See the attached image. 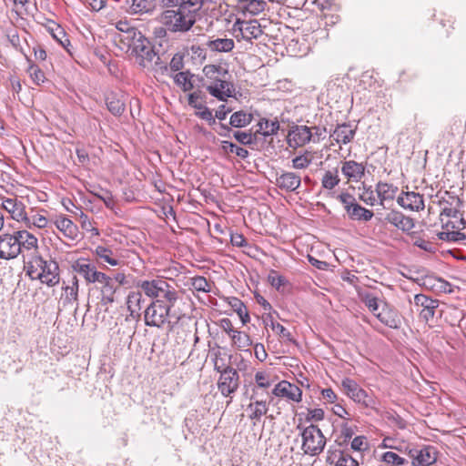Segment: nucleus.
I'll return each instance as SVG.
<instances>
[{
    "mask_svg": "<svg viewBox=\"0 0 466 466\" xmlns=\"http://www.w3.org/2000/svg\"><path fill=\"white\" fill-rule=\"evenodd\" d=\"M184 67V55L181 53H176L168 66V69L173 72H178Z\"/></svg>",
    "mask_w": 466,
    "mask_h": 466,
    "instance_id": "nucleus-53",
    "label": "nucleus"
},
{
    "mask_svg": "<svg viewBox=\"0 0 466 466\" xmlns=\"http://www.w3.org/2000/svg\"><path fill=\"white\" fill-rule=\"evenodd\" d=\"M263 322L266 327L269 326L273 330L277 331L280 337L288 339L289 341H293L292 335L289 330H288L284 326L278 322H274L272 317L268 315L263 319Z\"/></svg>",
    "mask_w": 466,
    "mask_h": 466,
    "instance_id": "nucleus-41",
    "label": "nucleus"
},
{
    "mask_svg": "<svg viewBox=\"0 0 466 466\" xmlns=\"http://www.w3.org/2000/svg\"><path fill=\"white\" fill-rule=\"evenodd\" d=\"M414 307L419 311L420 318L425 322L433 319L436 309L440 306L438 299H433L424 294L414 296Z\"/></svg>",
    "mask_w": 466,
    "mask_h": 466,
    "instance_id": "nucleus-11",
    "label": "nucleus"
},
{
    "mask_svg": "<svg viewBox=\"0 0 466 466\" xmlns=\"http://www.w3.org/2000/svg\"><path fill=\"white\" fill-rule=\"evenodd\" d=\"M250 400L251 402L247 406V410L250 411L248 418L250 420H259L268 410L267 401L257 399L256 388L252 389Z\"/></svg>",
    "mask_w": 466,
    "mask_h": 466,
    "instance_id": "nucleus-23",
    "label": "nucleus"
},
{
    "mask_svg": "<svg viewBox=\"0 0 466 466\" xmlns=\"http://www.w3.org/2000/svg\"><path fill=\"white\" fill-rule=\"evenodd\" d=\"M209 49L218 52H229L234 48V41L230 38H217L207 44Z\"/></svg>",
    "mask_w": 466,
    "mask_h": 466,
    "instance_id": "nucleus-38",
    "label": "nucleus"
},
{
    "mask_svg": "<svg viewBox=\"0 0 466 466\" xmlns=\"http://www.w3.org/2000/svg\"><path fill=\"white\" fill-rule=\"evenodd\" d=\"M154 39L156 43L159 46V47H163V46L168 43H171L170 34H172L167 26L161 24V25L156 26L152 31Z\"/></svg>",
    "mask_w": 466,
    "mask_h": 466,
    "instance_id": "nucleus-39",
    "label": "nucleus"
},
{
    "mask_svg": "<svg viewBox=\"0 0 466 466\" xmlns=\"http://www.w3.org/2000/svg\"><path fill=\"white\" fill-rule=\"evenodd\" d=\"M117 289L118 286H116L113 281L103 285L101 289V304L106 306L114 303L115 293Z\"/></svg>",
    "mask_w": 466,
    "mask_h": 466,
    "instance_id": "nucleus-42",
    "label": "nucleus"
},
{
    "mask_svg": "<svg viewBox=\"0 0 466 466\" xmlns=\"http://www.w3.org/2000/svg\"><path fill=\"white\" fill-rule=\"evenodd\" d=\"M313 137L311 128L307 126H292L287 135V142L290 147L297 148L309 143Z\"/></svg>",
    "mask_w": 466,
    "mask_h": 466,
    "instance_id": "nucleus-13",
    "label": "nucleus"
},
{
    "mask_svg": "<svg viewBox=\"0 0 466 466\" xmlns=\"http://www.w3.org/2000/svg\"><path fill=\"white\" fill-rule=\"evenodd\" d=\"M48 31L51 35L65 48L70 52L69 46H71L69 39L66 36L65 30L55 22L48 25Z\"/></svg>",
    "mask_w": 466,
    "mask_h": 466,
    "instance_id": "nucleus-35",
    "label": "nucleus"
},
{
    "mask_svg": "<svg viewBox=\"0 0 466 466\" xmlns=\"http://www.w3.org/2000/svg\"><path fill=\"white\" fill-rule=\"evenodd\" d=\"M239 385V375L237 370L230 366L225 367L218 380V389L224 397H231Z\"/></svg>",
    "mask_w": 466,
    "mask_h": 466,
    "instance_id": "nucleus-8",
    "label": "nucleus"
},
{
    "mask_svg": "<svg viewBox=\"0 0 466 466\" xmlns=\"http://www.w3.org/2000/svg\"><path fill=\"white\" fill-rule=\"evenodd\" d=\"M191 287L197 290L205 293L210 292V283L205 277L197 276L191 279Z\"/></svg>",
    "mask_w": 466,
    "mask_h": 466,
    "instance_id": "nucleus-48",
    "label": "nucleus"
},
{
    "mask_svg": "<svg viewBox=\"0 0 466 466\" xmlns=\"http://www.w3.org/2000/svg\"><path fill=\"white\" fill-rule=\"evenodd\" d=\"M235 36L250 42L252 39H258L263 34L259 22L256 19L253 20H240L237 19L232 28Z\"/></svg>",
    "mask_w": 466,
    "mask_h": 466,
    "instance_id": "nucleus-9",
    "label": "nucleus"
},
{
    "mask_svg": "<svg viewBox=\"0 0 466 466\" xmlns=\"http://www.w3.org/2000/svg\"><path fill=\"white\" fill-rule=\"evenodd\" d=\"M120 41L127 47V52L136 58L139 66L147 68L151 66L157 52L150 41L137 28H127Z\"/></svg>",
    "mask_w": 466,
    "mask_h": 466,
    "instance_id": "nucleus-1",
    "label": "nucleus"
},
{
    "mask_svg": "<svg viewBox=\"0 0 466 466\" xmlns=\"http://www.w3.org/2000/svg\"><path fill=\"white\" fill-rule=\"evenodd\" d=\"M19 246H21V253L23 250H33L37 248V238L27 230L16 231Z\"/></svg>",
    "mask_w": 466,
    "mask_h": 466,
    "instance_id": "nucleus-32",
    "label": "nucleus"
},
{
    "mask_svg": "<svg viewBox=\"0 0 466 466\" xmlns=\"http://www.w3.org/2000/svg\"><path fill=\"white\" fill-rule=\"evenodd\" d=\"M59 267L55 260H46L41 256L33 258L27 274L32 279H37L49 287L59 283Z\"/></svg>",
    "mask_w": 466,
    "mask_h": 466,
    "instance_id": "nucleus-3",
    "label": "nucleus"
},
{
    "mask_svg": "<svg viewBox=\"0 0 466 466\" xmlns=\"http://www.w3.org/2000/svg\"><path fill=\"white\" fill-rule=\"evenodd\" d=\"M375 316L382 324L390 329H399L401 325V317L399 312L387 304Z\"/></svg>",
    "mask_w": 466,
    "mask_h": 466,
    "instance_id": "nucleus-21",
    "label": "nucleus"
},
{
    "mask_svg": "<svg viewBox=\"0 0 466 466\" xmlns=\"http://www.w3.org/2000/svg\"><path fill=\"white\" fill-rule=\"evenodd\" d=\"M341 385L345 390L346 394L355 402L360 401V400L365 396L366 390L361 389L352 379L345 378L342 380Z\"/></svg>",
    "mask_w": 466,
    "mask_h": 466,
    "instance_id": "nucleus-30",
    "label": "nucleus"
},
{
    "mask_svg": "<svg viewBox=\"0 0 466 466\" xmlns=\"http://www.w3.org/2000/svg\"><path fill=\"white\" fill-rule=\"evenodd\" d=\"M347 214L350 219L365 222L370 221L374 216L372 210L367 209L358 203L352 206V208L347 211Z\"/></svg>",
    "mask_w": 466,
    "mask_h": 466,
    "instance_id": "nucleus-33",
    "label": "nucleus"
},
{
    "mask_svg": "<svg viewBox=\"0 0 466 466\" xmlns=\"http://www.w3.org/2000/svg\"><path fill=\"white\" fill-rule=\"evenodd\" d=\"M355 136V129L350 124L339 125L330 137L337 142L342 144L350 143Z\"/></svg>",
    "mask_w": 466,
    "mask_h": 466,
    "instance_id": "nucleus-28",
    "label": "nucleus"
},
{
    "mask_svg": "<svg viewBox=\"0 0 466 466\" xmlns=\"http://www.w3.org/2000/svg\"><path fill=\"white\" fill-rule=\"evenodd\" d=\"M228 304L238 315H241L247 309L245 304L236 297L229 298Z\"/></svg>",
    "mask_w": 466,
    "mask_h": 466,
    "instance_id": "nucleus-63",
    "label": "nucleus"
},
{
    "mask_svg": "<svg viewBox=\"0 0 466 466\" xmlns=\"http://www.w3.org/2000/svg\"><path fill=\"white\" fill-rule=\"evenodd\" d=\"M253 116L251 114L243 110L233 113L230 116L229 124L233 127H245L251 123Z\"/></svg>",
    "mask_w": 466,
    "mask_h": 466,
    "instance_id": "nucleus-37",
    "label": "nucleus"
},
{
    "mask_svg": "<svg viewBox=\"0 0 466 466\" xmlns=\"http://www.w3.org/2000/svg\"><path fill=\"white\" fill-rule=\"evenodd\" d=\"M28 73L30 75L31 79L36 85H40V83L44 82L45 75L41 69L38 68L37 66L32 64L28 67Z\"/></svg>",
    "mask_w": 466,
    "mask_h": 466,
    "instance_id": "nucleus-54",
    "label": "nucleus"
},
{
    "mask_svg": "<svg viewBox=\"0 0 466 466\" xmlns=\"http://www.w3.org/2000/svg\"><path fill=\"white\" fill-rule=\"evenodd\" d=\"M311 159L306 156H298L292 159V167L297 169H303L309 166Z\"/></svg>",
    "mask_w": 466,
    "mask_h": 466,
    "instance_id": "nucleus-60",
    "label": "nucleus"
},
{
    "mask_svg": "<svg viewBox=\"0 0 466 466\" xmlns=\"http://www.w3.org/2000/svg\"><path fill=\"white\" fill-rule=\"evenodd\" d=\"M397 202L405 209L419 211L424 208L423 196L413 191L402 192Z\"/></svg>",
    "mask_w": 466,
    "mask_h": 466,
    "instance_id": "nucleus-19",
    "label": "nucleus"
},
{
    "mask_svg": "<svg viewBox=\"0 0 466 466\" xmlns=\"http://www.w3.org/2000/svg\"><path fill=\"white\" fill-rule=\"evenodd\" d=\"M73 269L84 278L87 283H94V278L96 271L95 265L88 263L84 258H80L73 265Z\"/></svg>",
    "mask_w": 466,
    "mask_h": 466,
    "instance_id": "nucleus-26",
    "label": "nucleus"
},
{
    "mask_svg": "<svg viewBox=\"0 0 466 466\" xmlns=\"http://www.w3.org/2000/svg\"><path fill=\"white\" fill-rule=\"evenodd\" d=\"M459 214H460V212L456 208H443L440 215L441 224L443 225V222H446L447 219L458 218Z\"/></svg>",
    "mask_w": 466,
    "mask_h": 466,
    "instance_id": "nucleus-61",
    "label": "nucleus"
},
{
    "mask_svg": "<svg viewBox=\"0 0 466 466\" xmlns=\"http://www.w3.org/2000/svg\"><path fill=\"white\" fill-rule=\"evenodd\" d=\"M268 281L272 287L279 290L280 288L287 284V279L279 275L277 271L272 270L268 275Z\"/></svg>",
    "mask_w": 466,
    "mask_h": 466,
    "instance_id": "nucleus-52",
    "label": "nucleus"
},
{
    "mask_svg": "<svg viewBox=\"0 0 466 466\" xmlns=\"http://www.w3.org/2000/svg\"><path fill=\"white\" fill-rule=\"evenodd\" d=\"M163 7H177L185 14L190 15L191 18H196L198 12L202 8L203 0H162Z\"/></svg>",
    "mask_w": 466,
    "mask_h": 466,
    "instance_id": "nucleus-15",
    "label": "nucleus"
},
{
    "mask_svg": "<svg viewBox=\"0 0 466 466\" xmlns=\"http://www.w3.org/2000/svg\"><path fill=\"white\" fill-rule=\"evenodd\" d=\"M128 12L133 15L152 13L157 7L156 0H126Z\"/></svg>",
    "mask_w": 466,
    "mask_h": 466,
    "instance_id": "nucleus-25",
    "label": "nucleus"
},
{
    "mask_svg": "<svg viewBox=\"0 0 466 466\" xmlns=\"http://www.w3.org/2000/svg\"><path fill=\"white\" fill-rule=\"evenodd\" d=\"M336 466H360L357 460H355L350 453L346 451H339V457L336 462Z\"/></svg>",
    "mask_w": 466,
    "mask_h": 466,
    "instance_id": "nucleus-51",
    "label": "nucleus"
},
{
    "mask_svg": "<svg viewBox=\"0 0 466 466\" xmlns=\"http://www.w3.org/2000/svg\"><path fill=\"white\" fill-rule=\"evenodd\" d=\"M223 148L226 150L228 149L231 153H235L238 157H239L242 159L247 158L248 156V151L247 149L238 147L236 144L229 141L223 142Z\"/></svg>",
    "mask_w": 466,
    "mask_h": 466,
    "instance_id": "nucleus-50",
    "label": "nucleus"
},
{
    "mask_svg": "<svg viewBox=\"0 0 466 466\" xmlns=\"http://www.w3.org/2000/svg\"><path fill=\"white\" fill-rule=\"evenodd\" d=\"M2 208L6 210L11 218L16 221H22L25 225L30 223V218L27 217L25 212V206L17 198H3Z\"/></svg>",
    "mask_w": 466,
    "mask_h": 466,
    "instance_id": "nucleus-14",
    "label": "nucleus"
},
{
    "mask_svg": "<svg viewBox=\"0 0 466 466\" xmlns=\"http://www.w3.org/2000/svg\"><path fill=\"white\" fill-rule=\"evenodd\" d=\"M56 227L71 240H76L79 237L77 226L67 217L59 216L55 220Z\"/></svg>",
    "mask_w": 466,
    "mask_h": 466,
    "instance_id": "nucleus-24",
    "label": "nucleus"
},
{
    "mask_svg": "<svg viewBox=\"0 0 466 466\" xmlns=\"http://www.w3.org/2000/svg\"><path fill=\"white\" fill-rule=\"evenodd\" d=\"M258 127V129L255 132L254 136L259 133L264 137H269L277 134L279 129V123L278 119L268 120L267 118H261Z\"/></svg>",
    "mask_w": 466,
    "mask_h": 466,
    "instance_id": "nucleus-34",
    "label": "nucleus"
},
{
    "mask_svg": "<svg viewBox=\"0 0 466 466\" xmlns=\"http://www.w3.org/2000/svg\"><path fill=\"white\" fill-rule=\"evenodd\" d=\"M381 461L392 466H402L407 461L393 451H386L381 455Z\"/></svg>",
    "mask_w": 466,
    "mask_h": 466,
    "instance_id": "nucleus-46",
    "label": "nucleus"
},
{
    "mask_svg": "<svg viewBox=\"0 0 466 466\" xmlns=\"http://www.w3.org/2000/svg\"><path fill=\"white\" fill-rule=\"evenodd\" d=\"M267 7V3L264 0H248L247 3L242 5L241 10L244 13H248L252 15H257L262 13Z\"/></svg>",
    "mask_w": 466,
    "mask_h": 466,
    "instance_id": "nucleus-43",
    "label": "nucleus"
},
{
    "mask_svg": "<svg viewBox=\"0 0 466 466\" xmlns=\"http://www.w3.org/2000/svg\"><path fill=\"white\" fill-rule=\"evenodd\" d=\"M166 9L159 16V22L167 26L173 34H186L194 26L197 19L191 18L190 15L185 14L177 7H165Z\"/></svg>",
    "mask_w": 466,
    "mask_h": 466,
    "instance_id": "nucleus-5",
    "label": "nucleus"
},
{
    "mask_svg": "<svg viewBox=\"0 0 466 466\" xmlns=\"http://www.w3.org/2000/svg\"><path fill=\"white\" fill-rule=\"evenodd\" d=\"M337 198L343 204L346 211H349L357 203L354 196L348 192H342Z\"/></svg>",
    "mask_w": 466,
    "mask_h": 466,
    "instance_id": "nucleus-57",
    "label": "nucleus"
},
{
    "mask_svg": "<svg viewBox=\"0 0 466 466\" xmlns=\"http://www.w3.org/2000/svg\"><path fill=\"white\" fill-rule=\"evenodd\" d=\"M257 386L262 389H268L270 386L268 376L263 371H258L255 374Z\"/></svg>",
    "mask_w": 466,
    "mask_h": 466,
    "instance_id": "nucleus-62",
    "label": "nucleus"
},
{
    "mask_svg": "<svg viewBox=\"0 0 466 466\" xmlns=\"http://www.w3.org/2000/svg\"><path fill=\"white\" fill-rule=\"evenodd\" d=\"M408 455L413 466H429L437 461L438 451L432 445H423L420 448L410 449Z\"/></svg>",
    "mask_w": 466,
    "mask_h": 466,
    "instance_id": "nucleus-10",
    "label": "nucleus"
},
{
    "mask_svg": "<svg viewBox=\"0 0 466 466\" xmlns=\"http://www.w3.org/2000/svg\"><path fill=\"white\" fill-rule=\"evenodd\" d=\"M234 138L242 145H251L254 142L253 135L250 132L235 131Z\"/></svg>",
    "mask_w": 466,
    "mask_h": 466,
    "instance_id": "nucleus-56",
    "label": "nucleus"
},
{
    "mask_svg": "<svg viewBox=\"0 0 466 466\" xmlns=\"http://www.w3.org/2000/svg\"><path fill=\"white\" fill-rule=\"evenodd\" d=\"M272 394L277 397H285L295 402H300L302 400V390L295 384L287 380L279 382L272 390Z\"/></svg>",
    "mask_w": 466,
    "mask_h": 466,
    "instance_id": "nucleus-17",
    "label": "nucleus"
},
{
    "mask_svg": "<svg viewBox=\"0 0 466 466\" xmlns=\"http://www.w3.org/2000/svg\"><path fill=\"white\" fill-rule=\"evenodd\" d=\"M172 307L164 305L159 299L152 300L151 303L145 309V324L148 327L162 328L166 324L168 329H174L176 322H171L168 317L171 315Z\"/></svg>",
    "mask_w": 466,
    "mask_h": 466,
    "instance_id": "nucleus-7",
    "label": "nucleus"
},
{
    "mask_svg": "<svg viewBox=\"0 0 466 466\" xmlns=\"http://www.w3.org/2000/svg\"><path fill=\"white\" fill-rule=\"evenodd\" d=\"M363 301L374 315L378 314L377 311L379 310V304L378 299L375 296L371 294H366L364 296Z\"/></svg>",
    "mask_w": 466,
    "mask_h": 466,
    "instance_id": "nucleus-58",
    "label": "nucleus"
},
{
    "mask_svg": "<svg viewBox=\"0 0 466 466\" xmlns=\"http://www.w3.org/2000/svg\"><path fill=\"white\" fill-rule=\"evenodd\" d=\"M338 172V168H335L334 171L328 170L325 172L321 179V184L324 188L331 190L337 185H339L340 179L339 177Z\"/></svg>",
    "mask_w": 466,
    "mask_h": 466,
    "instance_id": "nucleus-44",
    "label": "nucleus"
},
{
    "mask_svg": "<svg viewBox=\"0 0 466 466\" xmlns=\"http://www.w3.org/2000/svg\"><path fill=\"white\" fill-rule=\"evenodd\" d=\"M202 99L201 91H195L188 95V105L196 109H201L203 104L199 102Z\"/></svg>",
    "mask_w": 466,
    "mask_h": 466,
    "instance_id": "nucleus-59",
    "label": "nucleus"
},
{
    "mask_svg": "<svg viewBox=\"0 0 466 466\" xmlns=\"http://www.w3.org/2000/svg\"><path fill=\"white\" fill-rule=\"evenodd\" d=\"M230 338L233 343L240 350L248 348L253 344L250 337L242 331H234V334H232Z\"/></svg>",
    "mask_w": 466,
    "mask_h": 466,
    "instance_id": "nucleus-45",
    "label": "nucleus"
},
{
    "mask_svg": "<svg viewBox=\"0 0 466 466\" xmlns=\"http://www.w3.org/2000/svg\"><path fill=\"white\" fill-rule=\"evenodd\" d=\"M145 301L141 291H132L127 299V309L130 317L133 319L140 316L139 311L142 309V303Z\"/></svg>",
    "mask_w": 466,
    "mask_h": 466,
    "instance_id": "nucleus-29",
    "label": "nucleus"
},
{
    "mask_svg": "<svg viewBox=\"0 0 466 466\" xmlns=\"http://www.w3.org/2000/svg\"><path fill=\"white\" fill-rule=\"evenodd\" d=\"M397 191L398 187L392 184L379 182L376 185V192L380 205H383L385 200L394 199Z\"/></svg>",
    "mask_w": 466,
    "mask_h": 466,
    "instance_id": "nucleus-31",
    "label": "nucleus"
},
{
    "mask_svg": "<svg viewBox=\"0 0 466 466\" xmlns=\"http://www.w3.org/2000/svg\"><path fill=\"white\" fill-rule=\"evenodd\" d=\"M219 66L210 65L206 66L203 69L205 75L211 81L209 83L204 82L202 86L214 97L219 101H227L228 98L233 97L235 93V87L232 82L221 79L213 75L219 72Z\"/></svg>",
    "mask_w": 466,
    "mask_h": 466,
    "instance_id": "nucleus-4",
    "label": "nucleus"
},
{
    "mask_svg": "<svg viewBox=\"0 0 466 466\" xmlns=\"http://www.w3.org/2000/svg\"><path fill=\"white\" fill-rule=\"evenodd\" d=\"M385 221L404 232H409L414 228L413 219L398 210L387 213Z\"/></svg>",
    "mask_w": 466,
    "mask_h": 466,
    "instance_id": "nucleus-20",
    "label": "nucleus"
},
{
    "mask_svg": "<svg viewBox=\"0 0 466 466\" xmlns=\"http://www.w3.org/2000/svg\"><path fill=\"white\" fill-rule=\"evenodd\" d=\"M350 447L355 451H362L368 450L369 444L367 442V438L362 435L355 437L351 441Z\"/></svg>",
    "mask_w": 466,
    "mask_h": 466,
    "instance_id": "nucleus-55",
    "label": "nucleus"
},
{
    "mask_svg": "<svg viewBox=\"0 0 466 466\" xmlns=\"http://www.w3.org/2000/svg\"><path fill=\"white\" fill-rule=\"evenodd\" d=\"M21 246L16 231L13 234L5 233L0 236V258L9 260L18 257Z\"/></svg>",
    "mask_w": 466,
    "mask_h": 466,
    "instance_id": "nucleus-12",
    "label": "nucleus"
},
{
    "mask_svg": "<svg viewBox=\"0 0 466 466\" xmlns=\"http://www.w3.org/2000/svg\"><path fill=\"white\" fill-rule=\"evenodd\" d=\"M340 435L345 442L350 441L354 435L352 427L347 421L342 422L340 425Z\"/></svg>",
    "mask_w": 466,
    "mask_h": 466,
    "instance_id": "nucleus-64",
    "label": "nucleus"
},
{
    "mask_svg": "<svg viewBox=\"0 0 466 466\" xmlns=\"http://www.w3.org/2000/svg\"><path fill=\"white\" fill-rule=\"evenodd\" d=\"M464 233L457 231L455 229H445L442 232L438 233V238L441 240L458 242L462 241Z\"/></svg>",
    "mask_w": 466,
    "mask_h": 466,
    "instance_id": "nucleus-47",
    "label": "nucleus"
},
{
    "mask_svg": "<svg viewBox=\"0 0 466 466\" xmlns=\"http://www.w3.org/2000/svg\"><path fill=\"white\" fill-rule=\"evenodd\" d=\"M466 228V221L462 215L460 213L458 215V218L447 219L446 222H443V229H455L457 231H461Z\"/></svg>",
    "mask_w": 466,
    "mask_h": 466,
    "instance_id": "nucleus-49",
    "label": "nucleus"
},
{
    "mask_svg": "<svg viewBox=\"0 0 466 466\" xmlns=\"http://www.w3.org/2000/svg\"><path fill=\"white\" fill-rule=\"evenodd\" d=\"M108 111L116 116H121L126 109V96L122 92H109L105 96Z\"/></svg>",
    "mask_w": 466,
    "mask_h": 466,
    "instance_id": "nucleus-18",
    "label": "nucleus"
},
{
    "mask_svg": "<svg viewBox=\"0 0 466 466\" xmlns=\"http://www.w3.org/2000/svg\"><path fill=\"white\" fill-rule=\"evenodd\" d=\"M297 428L301 430V449L304 453L310 456H317L320 454L326 445V438L321 430L314 424H310L305 428H302L299 424Z\"/></svg>",
    "mask_w": 466,
    "mask_h": 466,
    "instance_id": "nucleus-6",
    "label": "nucleus"
},
{
    "mask_svg": "<svg viewBox=\"0 0 466 466\" xmlns=\"http://www.w3.org/2000/svg\"><path fill=\"white\" fill-rule=\"evenodd\" d=\"M341 173L348 182H360L365 176L366 167L363 163L355 160H345L341 162Z\"/></svg>",
    "mask_w": 466,
    "mask_h": 466,
    "instance_id": "nucleus-16",
    "label": "nucleus"
},
{
    "mask_svg": "<svg viewBox=\"0 0 466 466\" xmlns=\"http://www.w3.org/2000/svg\"><path fill=\"white\" fill-rule=\"evenodd\" d=\"M301 184L300 176L294 172H284L276 178V185L282 190L293 192L297 190Z\"/></svg>",
    "mask_w": 466,
    "mask_h": 466,
    "instance_id": "nucleus-22",
    "label": "nucleus"
},
{
    "mask_svg": "<svg viewBox=\"0 0 466 466\" xmlns=\"http://www.w3.org/2000/svg\"><path fill=\"white\" fill-rule=\"evenodd\" d=\"M193 76L194 75L188 70L180 71L173 76V79L177 86H178L184 92H187L192 90L194 87L191 80Z\"/></svg>",
    "mask_w": 466,
    "mask_h": 466,
    "instance_id": "nucleus-36",
    "label": "nucleus"
},
{
    "mask_svg": "<svg viewBox=\"0 0 466 466\" xmlns=\"http://www.w3.org/2000/svg\"><path fill=\"white\" fill-rule=\"evenodd\" d=\"M95 254L104 262L108 263L111 266H118L120 260L114 257V252L104 246H97L95 250Z\"/></svg>",
    "mask_w": 466,
    "mask_h": 466,
    "instance_id": "nucleus-40",
    "label": "nucleus"
},
{
    "mask_svg": "<svg viewBox=\"0 0 466 466\" xmlns=\"http://www.w3.org/2000/svg\"><path fill=\"white\" fill-rule=\"evenodd\" d=\"M136 286L152 300L159 299L168 307L173 308L178 299V291L164 279L138 280Z\"/></svg>",
    "mask_w": 466,
    "mask_h": 466,
    "instance_id": "nucleus-2",
    "label": "nucleus"
},
{
    "mask_svg": "<svg viewBox=\"0 0 466 466\" xmlns=\"http://www.w3.org/2000/svg\"><path fill=\"white\" fill-rule=\"evenodd\" d=\"M62 303L64 307L76 303V310L78 308V280L76 277L73 278L72 285L63 287Z\"/></svg>",
    "mask_w": 466,
    "mask_h": 466,
    "instance_id": "nucleus-27",
    "label": "nucleus"
}]
</instances>
